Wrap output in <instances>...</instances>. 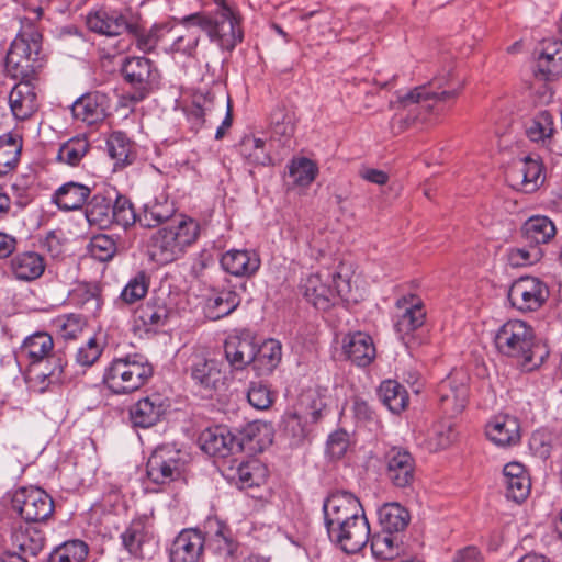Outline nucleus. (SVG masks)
<instances>
[{"mask_svg": "<svg viewBox=\"0 0 562 562\" xmlns=\"http://www.w3.org/2000/svg\"><path fill=\"white\" fill-rule=\"evenodd\" d=\"M494 344L501 355L513 359L525 371L539 368L549 356L533 328L520 319L504 323L495 333Z\"/></svg>", "mask_w": 562, "mask_h": 562, "instance_id": "obj_1", "label": "nucleus"}, {"mask_svg": "<svg viewBox=\"0 0 562 562\" xmlns=\"http://www.w3.org/2000/svg\"><path fill=\"white\" fill-rule=\"evenodd\" d=\"M19 358L27 362V379L42 384L41 391L63 381L66 362L54 352L53 337L46 331L27 336L19 349Z\"/></svg>", "mask_w": 562, "mask_h": 562, "instance_id": "obj_2", "label": "nucleus"}, {"mask_svg": "<svg viewBox=\"0 0 562 562\" xmlns=\"http://www.w3.org/2000/svg\"><path fill=\"white\" fill-rule=\"evenodd\" d=\"M199 233V223L181 215L178 221L153 234L150 239L151 258L160 265L177 260L198 239Z\"/></svg>", "mask_w": 562, "mask_h": 562, "instance_id": "obj_3", "label": "nucleus"}, {"mask_svg": "<svg viewBox=\"0 0 562 562\" xmlns=\"http://www.w3.org/2000/svg\"><path fill=\"white\" fill-rule=\"evenodd\" d=\"M153 375L151 364L140 355L115 358L105 368L104 385L114 394H128L140 389Z\"/></svg>", "mask_w": 562, "mask_h": 562, "instance_id": "obj_4", "label": "nucleus"}, {"mask_svg": "<svg viewBox=\"0 0 562 562\" xmlns=\"http://www.w3.org/2000/svg\"><path fill=\"white\" fill-rule=\"evenodd\" d=\"M306 300L317 310L326 311L339 300L356 301L351 295L350 281L338 272L324 270L310 274L302 284Z\"/></svg>", "mask_w": 562, "mask_h": 562, "instance_id": "obj_5", "label": "nucleus"}, {"mask_svg": "<svg viewBox=\"0 0 562 562\" xmlns=\"http://www.w3.org/2000/svg\"><path fill=\"white\" fill-rule=\"evenodd\" d=\"M462 89V83L448 72L434 77L425 85L418 86L404 95L398 97L403 108L416 105L425 113H431L438 105L454 100Z\"/></svg>", "mask_w": 562, "mask_h": 562, "instance_id": "obj_6", "label": "nucleus"}, {"mask_svg": "<svg viewBox=\"0 0 562 562\" xmlns=\"http://www.w3.org/2000/svg\"><path fill=\"white\" fill-rule=\"evenodd\" d=\"M198 14V25L210 41L222 50L232 52L243 42L244 31L240 14L227 4H223L213 15Z\"/></svg>", "mask_w": 562, "mask_h": 562, "instance_id": "obj_7", "label": "nucleus"}, {"mask_svg": "<svg viewBox=\"0 0 562 562\" xmlns=\"http://www.w3.org/2000/svg\"><path fill=\"white\" fill-rule=\"evenodd\" d=\"M122 72L131 90L121 97L123 106H131L145 100L159 86L160 74L155 64L146 57H128Z\"/></svg>", "mask_w": 562, "mask_h": 562, "instance_id": "obj_8", "label": "nucleus"}, {"mask_svg": "<svg viewBox=\"0 0 562 562\" xmlns=\"http://www.w3.org/2000/svg\"><path fill=\"white\" fill-rule=\"evenodd\" d=\"M258 424H246L244 435L236 437L224 424H213L199 436L200 448L211 457L227 458L235 452H240L244 446L251 442Z\"/></svg>", "mask_w": 562, "mask_h": 562, "instance_id": "obj_9", "label": "nucleus"}, {"mask_svg": "<svg viewBox=\"0 0 562 562\" xmlns=\"http://www.w3.org/2000/svg\"><path fill=\"white\" fill-rule=\"evenodd\" d=\"M189 454L171 446L158 447L146 464L148 479L155 484L180 480L188 471Z\"/></svg>", "mask_w": 562, "mask_h": 562, "instance_id": "obj_10", "label": "nucleus"}, {"mask_svg": "<svg viewBox=\"0 0 562 562\" xmlns=\"http://www.w3.org/2000/svg\"><path fill=\"white\" fill-rule=\"evenodd\" d=\"M426 321V308L423 300L408 294L397 299L393 314L394 330L407 347L414 340V333L423 327Z\"/></svg>", "mask_w": 562, "mask_h": 562, "instance_id": "obj_11", "label": "nucleus"}, {"mask_svg": "<svg viewBox=\"0 0 562 562\" xmlns=\"http://www.w3.org/2000/svg\"><path fill=\"white\" fill-rule=\"evenodd\" d=\"M327 533L364 516L360 501L349 492L331 493L323 505Z\"/></svg>", "mask_w": 562, "mask_h": 562, "instance_id": "obj_12", "label": "nucleus"}, {"mask_svg": "<svg viewBox=\"0 0 562 562\" xmlns=\"http://www.w3.org/2000/svg\"><path fill=\"white\" fill-rule=\"evenodd\" d=\"M469 376L463 371H453L438 385L440 408L446 418H457L465 408L469 397Z\"/></svg>", "mask_w": 562, "mask_h": 562, "instance_id": "obj_13", "label": "nucleus"}, {"mask_svg": "<svg viewBox=\"0 0 562 562\" xmlns=\"http://www.w3.org/2000/svg\"><path fill=\"white\" fill-rule=\"evenodd\" d=\"M13 508L26 522H42L54 513L52 497L40 487H22L12 498Z\"/></svg>", "mask_w": 562, "mask_h": 562, "instance_id": "obj_14", "label": "nucleus"}, {"mask_svg": "<svg viewBox=\"0 0 562 562\" xmlns=\"http://www.w3.org/2000/svg\"><path fill=\"white\" fill-rule=\"evenodd\" d=\"M42 50V34L32 25L23 27L11 43L7 54V66L13 68H33V63L40 59Z\"/></svg>", "mask_w": 562, "mask_h": 562, "instance_id": "obj_15", "label": "nucleus"}, {"mask_svg": "<svg viewBox=\"0 0 562 562\" xmlns=\"http://www.w3.org/2000/svg\"><path fill=\"white\" fill-rule=\"evenodd\" d=\"M548 295L547 285L535 277H521L514 281L508 290L509 302L521 312L537 311L543 305Z\"/></svg>", "mask_w": 562, "mask_h": 562, "instance_id": "obj_16", "label": "nucleus"}, {"mask_svg": "<svg viewBox=\"0 0 562 562\" xmlns=\"http://www.w3.org/2000/svg\"><path fill=\"white\" fill-rule=\"evenodd\" d=\"M198 14L184 16L179 25L170 26L168 33L167 53L191 57L194 55L201 37V27L198 25Z\"/></svg>", "mask_w": 562, "mask_h": 562, "instance_id": "obj_17", "label": "nucleus"}, {"mask_svg": "<svg viewBox=\"0 0 562 562\" xmlns=\"http://www.w3.org/2000/svg\"><path fill=\"white\" fill-rule=\"evenodd\" d=\"M169 314L170 310L164 297H150L135 310L134 330L139 335L156 334L167 324Z\"/></svg>", "mask_w": 562, "mask_h": 562, "instance_id": "obj_18", "label": "nucleus"}, {"mask_svg": "<svg viewBox=\"0 0 562 562\" xmlns=\"http://www.w3.org/2000/svg\"><path fill=\"white\" fill-rule=\"evenodd\" d=\"M190 376L194 383L202 390L210 393L220 391L226 381L225 372L221 368V363L215 359L195 355L190 363Z\"/></svg>", "mask_w": 562, "mask_h": 562, "instance_id": "obj_19", "label": "nucleus"}, {"mask_svg": "<svg viewBox=\"0 0 562 562\" xmlns=\"http://www.w3.org/2000/svg\"><path fill=\"white\" fill-rule=\"evenodd\" d=\"M335 531L328 533L330 541L347 553L359 552L370 539V526L366 516L356 518Z\"/></svg>", "mask_w": 562, "mask_h": 562, "instance_id": "obj_20", "label": "nucleus"}, {"mask_svg": "<svg viewBox=\"0 0 562 562\" xmlns=\"http://www.w3.org/2000/svg\"><path fill=\"white\" fill-rule=\"evenodd\" d=\"M541 172V165L538 160L525 157L515 161L506 171V180L513 189L531 193L540 184Z\"/></svg>", "mask_w": 562, "mask_h": 562, "instance_id": "obj_21", "label": "nucleus"}, {"mask_svg": "<svg viewBox=\"0 0 562 562\" xmlns=\"http://www.w3.org/2000/svg\"><path fill=\"white\" fill-rule=\"evenodd\" d=\"M386 476L400 488L409 487L415 479V460L411 452L402 448H392L385 456Z\"/></svg>", "mask_w": 562, "mask_h": 562, "instance_id": "obj_22", "label": "nucleus"}, {"mask_svg": "<svg viewBox=\"0 0 562 562\" xmlns=\"http://www.w3.org/2000/svg\"><path fill=\"white\" fill-rule=\"evenodd\" d=\"M205 546V537L198 529H183L175 538L169 557L170 562H199Z\"/></svg>", "mask_w": 562, "mask_h": 562, "instance_id": "obj_23", "label": "nucleus"}, {"mask_svg": "<svg viewBox=\"0 0 562 562\" xmlns=\"http://www.w3.org/2000/svg\"><path fill=\"white\" fill-rule=\"evenodd\" d=\"M109 108L108 95L99 91H93L78 98L71 106V112L76 120L92 125L103 121L108 114Z\"/></svg>", "mask_w": 562, "mask_h": 562, "instance_id": "obj_24", "label": "nucleus"}, {"mask_svg": "<svg viewBox=\"0 0 562 562\" xmlns=\"http://www.w3.org/2000/svg\"><path fill=\"white\" fill-rule=\"evenodd\" d=\"M9 105L16 120L24 121L31 117L40 106L37 92L30 80H22L11 89Z\"/></svg>", "mask_w": 562, "mask_h": 562, "instance_id": "obj_25", "label": "nucleus"}, {"mask_svg": "<svg viewBox=\"0 0 562 562\" xmlns=\"http://www.w3.org/2000/svg\"><path fill=\"white\" fill-rule=\"evenodd\" d=\"M225 357L235 370H241L256 359V345L249 333L229 336L224 345Z\"/></svg>", "mask_w": 562, "mask_h": 562, "instance_id": "obj_26", "label": "nucleus"}, {"mask_svg": "<svg viewBox=\"0 0 562 562\" xmlns=\"http://www.w3.org/2000/svg\"><path fill=\"white\" fill-rule=\"evenodd\" d=\"M225 477L240 490L260 486L266 483L268 469L258 460L240 462L236 468L231 467Z\"/></svg>", "mask_w": 562, "mask_h": 562, "instance_id": "obj_27", "label": "nucleus"}, {"mask_svg": "<svg viewBox=\"0 0 562 562\" xmlns=\"http://www.w3.org/2000/svg\"><path fill=\"white\" fill-rule=\"evenodd\" d=\"M86 23L90 31L105 36H119L130 30V24L122 13L104 9L88 13Z\"/></svg>", "mask_w": 562, "mask_h": 562, "instance_id": "obj_28", "label": "nucleus"}, {"mask_svg": "<svg viewBox=\"0 0 562 562\" xmlns=\"http://www.w3.org/2000/svg\"><path fill=\"white\" fill-rule=\"evenodd\" d=\"M222 268L235 277H251L260 268L259 256L251 250L231 249L221 257Z\"/></svg>", "mask_w": 562, "mask_h": 562, "instance_id": "obj_29", "label": "nucleus"}, {"mask_svg": "<svg viewBox=\"0 0 562 562\" xmlns=\"http://www.w3.org/2000/svg\"><path fill=\"white\" fill-rule=\"evenodd\" d=\"M503 483L506 496L516 503L524 502L531 490V481L525 467L519 462H509L503 469Z\"/></svg>", "mask_w": 562, "mask_h": 562, "instance_id": "obj_30", "label": "nucleus"}, {"mask_svg": "<svg viewBox=\"0 0 562 562\" xmlns=\"http://www.w3.org/2000/svg\"><path fill=\"white\" fill-rule=\"evenodd\" d=\"M403 536L381 530L370 538L372 554L382 561H393L407 554V546Z\"/></svg>", "mask_w": 562, "mask_h": 562, "instance_id": "obj_31", "label": "nucleus"}, {"mask_svg": "<svg viewBox=\"0 0 562 562\" xmlns=\"http://www.w3.org/2000/svg\"><path fill=\"white\" fill-rule=\"evenodd\" d=\"M345 355L359 367H366L375 358V347L371 336L362 331L348 335L342 346Z\"/></svg>", "mask_w": 562, "mask_h": 562, "instance_id": "obj_32", "label": "nucleus"}, {"mask_svg": "<svg viewBox=\"0 0 562 562\" xmlns=\"http://www.w3.org/2000/svg\"><path fill=\"white\" fill-rule=\"evenodd\" d=\"M12 546L23 557H36L45 546V533L35 526H19L11 535Z\"/></svg>", "mask_w": 562, "mask_h": 562, "instance_id": "obj_33", "label": "nucleus"}, {"mask_svg": "<svg viewBox=\"0 0 562 562\" xmlns=\"http://www.w3.org/2000/svg\"><path fill=\"white\" fill-rule=\"evenodd\" d=\"M91 189L79 182H67L60 186L53 195V201L63 211L81 209L87 202Z\"/></svg>", "mask_w": 562, "mask_h": 562, "instance_id": "obj_34", "label": "nucleus"}, {"mask_svg": "<svg viewBox=\"0 0 562 562\" xmlns=\"http://www.w3.org/2000/svg\"><path fill=\"white\" fill-rule=\"evenodd\" d=\"M11 271L19 280H36L45 271L44 258L35 251L18 254L11 259Z\"/></svg>", "mask_w": 562, "mask_h": 562, "instance_id": "obj_35", "label": "nucleus"}, {"mask_svg": "<svg viewBox=\"0 0 562 562\" xmlns=\"http://www.w3.org/2000/svg\"><path fill=\"white\" fill-rule=\"evenodd\" d=\"M327 408L323 398L314 390L303 392L294 406L292 417L300 422H316L325 418Z\"/></svg>", "mask_w": 562, "mask_h": 562, "instance_id": "obj_36", "label": "nucleus"}, {"mask_svg": "<svg viewBox=\"0 0 562 562\" xmlns=\"http://www.w3.org/2000/svg\"><path fill=\"white\" fill-rule=\"evenodd\" d=\"M381 530L401 535L409 524L408 510L398 503H386L378 510Z\"/></svg>", "mask_w": 562, "mask_h": 562, "instance_id": "obj_37", "label": "nucleus"}, {"mask_svg": "<svg viewBox=\"0 0 562 562\" xmlns=\"http://www.w3.org/2000/svg\"><path fill=\"white\" fill-rule=\"evenodd\" d=\"M560 74H562V42H551L538 58L536 75L544 80H551Z\"/></svg>", "mask_w": 562, "mask_h": 562, "instance_id": "obj_38", "label": "nucleus"}, {"mask_svg": "<svg viewBox=\"0 0 562 562\" xmlns=\"http://www.w3.org/2000/svg\"><path fill=\"white\" fill-rule=\"evenodd\" d=\"M555 234V225L548 216H531L522 226L525 239L535 245L549 243Z\"/></svg>", "mask_w": 562, "mask_h": 562, "instance_id": "obj_39", "label": "nucleus"}, {"mask_svg": "<svg viewBox=\"0 0 562 562\" xmlns=\"http://www.w3.org/2000/svg\"><path fill=\"white\" fill-rule=\"evenodd\" d=\"M22 138L16 133L0 136V176L10 173L20 161Z\"/></svg>", "mask_w": 562, "mask_h": 562, "instance_id": "obj_40", "label": "nucleus"}, {"mask_svg": "<svg viewBox=\"0 0 562 562\" xmlns=\"http://www.w3.org/2000/svg\"><path fill=\"white\" fill-rule=\"evenodd\" d=\"M416 432V429L414 430ZM423 429H418L419 443L425 446L429 451H438L449 447L456 439V430L452 424H431L427 428L426 436L422 439Z\"/></svg>", "mask_w": 562, "mask_h": 562, "instance_id": "obj_41", "label": "nucleus"}, {"mask_svg": "<svg viewBox=\"0 0 562 562\" xmlns=\"http://www.w3.org/2000/svg\"><path fill=\"white\" fill-rule=\"evenodd\" d=\"M239 304L240 297L235 291L224 290L207 300L205 315L212 321H217L229 315Z\"/></svg>", "mask_w": 562, "mask_h": 562, "instance_id": "obj_42", "label": "nucleus"}, {"mask_svg": "<svg viewBox=\"0 0 562 562\" xmlns=\"http://www.w3.org/2000/svg\"><path fill=\"white\" fill-rule=\"evenodd\" d=\"M205 538V546L220 555H232L235 552V542L231 529L216 520L210 522V531Z\"/></svg>", "mask_w": 562, "mask_h": 562, "instance_id": "obj_43", "label": "nucleus"}, {"mask_svg": "<svg viewBox=\"0 0 562 562\" xmlns=\"http://www.w3.org/2000/svg\"><path fill=\"white\" fill-rule=\"evenodd\" d=\"M149 285V274L144 270L138 271L122 289L114 304L120 307L124 304L131 305L138 302L146 296Z\"/></svg>", "mask_w": 562, "mask_h": 562, "instance_id": "obj_44", "label": "nucleus"}, {"mask_svg": "<svg viewBox=\"0 0 562 562\" xmlns=\"http://www.w3.org/2000/svg\"><path fill=\"white\" fill-rule=\"evenodd\" d=\"M383 404L394 414L404 411L408 405V393L406 389L394 380H386L379 389Z\"/></svg>", "mask_w": 562, "mask_h": 562, "instance_id": "obj_45", "label": "nucleus"}, {"mask_svg": "<svg viewBox=\"0 0 562 562\" xmlns=\"http://www.w3.org/2000/svg\"><path fill=\"white\" fill-rule=\"evenodd\" d=\"M175 213L173 204L167 199L155 200L144 205L143 212L138 214V223L143 227H156L169 220Z\"/></svg>", "mask_w": 562, "mask_h": 562, "instance_id": "obj_46", "label": "nucleus"}, {"mask_svg": "<svg viewBox=\"0 0 562 562\" xmlns=\"http://www.w3.org/2000/svg\"><path fill=\"white\" fill-rule=\"evenodd\" d=\"M553 116L547 111H539L530 120L526 127V134L530 140L548 145L553 137Z\"/></svg>", "mask_w": 562, "mask_h": 562, "instance_id": "obj_47", "label": "nucleus"}, {"mask_svg": "<svg viewBox=\"0 0 562 562\" xmlns=\"http://www.w3.org/2000/svg\"><path fill=\"white\" fill-rule=\"evenodd\" d=\"M128 32L135 36V44L144 53L151 52L158 44H168L169 24H155L149 30L137 32L130 25Z\"/></svg>", "mask_w": 562, "mask_h": 562, "instance_id": "obj_48", "label": "nucleus"}, {"mask_svg": "<svg viewBox=\"0 0 562 562\" xmlns=\"http://www.w3.org/2000/svg\"><path fill=\"white\" fill-rule=\"evenodd\" d=\"M282 357V346L276 339H268L261 346H256L255 369L262 372H272L280 363Z\"/></svg>", "mask_w": 562, "mask_h": 562, "instance_id": "obj_49", "label": "nucleus"}, {"mask_svg": "<svg viewBox=\"0 0 562 562\" xmlns=\"http://www.w3.org/2000/svg\"><path fill=\"white\" fill-rule=\"evenodd\" d=\"M106 149L110 157L115 160V166H126L134 160L133 143L123 132H113L106 140Z\"/></svg>", "mask_w": 562, "mask_h": 562, "instance_id": "obj_50", "label": "nucleus"}, {"mask_svg": "<svg viewBox=\"0 0 562 562\" xmlns=\"http://www.w3.org/2000/svg\"><path fill=\"white\" fill-rule=\"evenodd\" d=\"M89 546L80 539H71L56 547L49 555V562H85Z\"/></svg>", "mask_w": 562, "mask_h": 562, "instance_id": "obj_51", "label": "nucleus"}, {"mask_svg": "<svg viewBox=\"0 0 562 562\" xmlns=\"http://www.w3.org/2000/svg\"><path fill=\"white\" fill-rule=\"evenodd\" d=\"M90 144L87 137L76 136L60 145L57 159L69 166H78L88 154Z\"/></svg>", "mask_w": 562, "mask_h": 562, "instance_id": "obj_52", "label": "nucleus"}, {"mask_svg": "<svg viewBox=\"0 0 562 562\" xmlns=\"http://www.w3.org/2000/svg\"><path fill=\"white\" fill-rule=\"evenodd\" d=\"M485 435L499 447L517 445L521 437L519 424H486Z\"/></svg>", "mask_w": 562, "mask_h": 562, "instance_id": "obj_53", "label": "nucleus"}, {"mask_svg": "<svg viewBox=\"0 0 562 562\" xmlns=\"http://www.w3.org/2000/svg\"><path fill=\"white\" fill-rule=\"evenodd\" d=\"M265 144L262 138L247 135L239 143V153L249 164L266 166L271 162V158Z\"/></svg>", "mask_w": 562, "mask_h": 562, "instance_id": "obj_54", "label": "nucleus"}, {"mask_svg": "<svg viewBox=\"0 0 562 562\" xmlns=\"http://www.w3.org/2000/svg\"><path fill=\"white\" fill-rule=\"evenodd\" d=\"M130 413L133 418H145L147 422H158L165 413V406L159 395H153L139 400L131 408Z\"/></svg>", "mask_w": 562, "mask_h": 562, "instance_id": "obj_55", "label": "nucleus"}, {"mask_svg": "<svg viewBox=\"0 0 562 562\" xmlns=\"http://www.w3.org/2000/svg\"><path fill=\"white\" fill-rule=\"evenodd\" d=\"M112 210L113 204L111 203V200L101 195H95L88 205L87 218L90 224L106 227L112 224Z\"/></svg>", "mask_w": 562, "mask_h": 562, "instance_id": "obj_56", "label": "nucleus"}, {"mask_svg": "<svg viewBox=\"0 0 562 562\" xmlns=\"http://www.w3.org/2000/svg\"><path fill=\"white\" fill-rule=\"evenodd\" d=\"M72 299L92 314L100 311L102 301L100 288L94 283H81L72 292Z\"/></svg>", "mask_w": 562, "mask_h": 562, "instance_id": "obj_57", "label": "nucleus"}, {"mask_svg": "<svg viewBox=\"0 0 562 562\" xmlns=\"http://www.w3.org/2000/svg\"><path fill=\"white\" fill-rule=\"evenodd\" d=\"M316 175L317 166L308 158H295L289 165V176L297 186H308L314 181Z\"/></svg>", "mask_w": 562, "mask_h": 562, "instance_id": "obj_58", "label": "nucleus"}, {"mask_svg": "<svg viewBox=\"0 0 562 562\" xmlns=\"http://www.w3.org/2000/svg\"><path fill=\"white\" fill-rule=\"evenodd\" d=\"M123 547L135 557H142V544L145 539V525L140 519L133 520L121 535Z\"/></svg>", "mask_w": 562, "mask_h": 562, "instance_id": "obj_59", "label": "nucleus"}, {"mask_svg": "<svg viewBox=\"0 0 562 562\" xmlns=\"http://www.w3.org/2000/svg\"><path fill=\"white\" fill-rule=\"evenodd\" d=\"M136 222H138V214H136L132 202L126 196L117 195L113 203L112 223L127 228Z\"/></svg>", "mask_w": 562, "mask_h": 562, "instance_id": "obj_60", "label": "nucleus"}, {"mask_svg": "<svg viewBox=\"0 0 562 562\" xmlns=\"http://www.w3.org/2000/svg\"><path fill=\"white\" fill-rule=\"evenodd\" d=\"M561 438L558 435L551 434L547 427H542L535 431L530 439V445L543 458H548L551 450L561 446Z\"/></svg>", "mask_w": 562, "mask_h": 562, "instance_id": "obj_61", "label": "nucleus"}, {"mask_svg": "<svg viewBox=\"0 0 562 562\" xmlns=\"http://www.w3.org/2000/svg\"><path fill=\"white\" fill-rule=\"evenodd\" d=\"M102 351V345L95 337H91L77 349L75 353V362L82 368H89L98 361Z\"/></svg>", "mask_w": 562, "mask_h": 562, "instance_id": "obj_62", "label": "nucleus"}, {"mask_svg": "<svg viewBox=\"0 0 562 562\" xmlns=\"http://www.w3.org/2000/svg\"><path fill=\"white\" fill-rule=\"evenodd\" d=\"M273 134L289 137L294 133L293 114L284 108H276L270 115Z\"/></svg>", "mask_w": 562, "mask_h": 562, "instance_id": "obj_63", "label": "nucleus"}, {"mask_svg": "<svg viewBox=\"0 0 562 562\" xmlns=\"http://www.w3.org/2000/svg\"><path fill=\"white\" fill-rule=\"evenodd\" d=\"M115 240L104 234L94 236L90 243V251L100 261L111 260L116 254Z\"/></svg>", "mask_w": 562, "mask_h": 562, "instance_id": "obj_64", "label": "nucleus"}]
</instances>
